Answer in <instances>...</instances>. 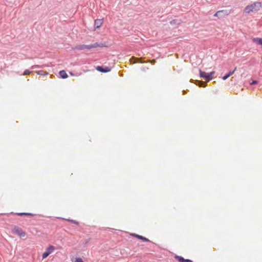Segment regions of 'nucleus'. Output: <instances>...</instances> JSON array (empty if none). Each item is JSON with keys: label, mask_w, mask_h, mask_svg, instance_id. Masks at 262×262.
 Wrapping results in <instances>:
<instances>
[{"label": "nucleus", "mask_w": 262, "mask_h": 262, "mask_svg": "<svg viewBox=\"0 0 262 262\" xmlns=\"http://www.w3.org/2000/svg\"><path fill=\"white\" fill-rule=\"evenodd\" d=\"M131 235H132V236H134V237H136V236H139V235L137 234H136V233H132V234H131Z\"/></svg>", "instance_id": "nucleus-21"}, {"label": "nucleus", "mask_w": 262, "mask_h": 262, "mask_svg": "<svg viewBox=\"0 0 262 262\" xmlns=\"http://www.w3.org/2000/svg\"><path fill=\"white\" fill-rule=\"evenodd\" d=\"M75 262H83V261L81 258L78 257L76 258Z\"/></svg>", "instance_id": "nucleus-18"}, {"label": "nucleus", "mask_w": 262, "mask_h": 262, "mask_svg": "<svg viewBox=\"0 0 262 262\" xmlns=\"http://www.w3.org/2000/svg\"><path fill=\"white\" fill-rule=\"evenodd\" d=\"M107 46L103 43L99 44L96 42L93 45H77L75 47V49L78 50H91L93 48H96L98 47L103 48L106 47Z\"/></svg>", "instance_id": "nucleus-2"}, {"label": "nucleus", "mask_w": 262, "mask_h": 262, "mask_svg": "<svg viewBox=\"0 0 262 262\" xmlns=\"http://www.w3.org/2000/svg\"><path fill=\"white\" fill-rule=\"evenodd\" d=\"M97 71H100L102 73L108 72L111 71V69L108 67H105V68H103L101 66H98L96 68Z\"/></svg>", "instance_id": "nucleus-7"}, {"label": "nucleus", "mask_w": 262, "mask_h": 262, "mask_svg": "<svg viewBox=\"0 0 262 262\" xmlns=\"http://www.w3.org/2000/svg\"><path fill=\"white\" fill-rule=\"evenodd\" d=\"M17 215H25V216H29V217H32L35 214H30V213H28V214H17Z\"/></svg>", "instance_id": "nucleus-15"}, {"label": "nucleus", "mask_w": 262, "mask_h": 262, "mask_svg": "<svg viewBox=\"0 0 262 262\" xmlns=\"http://www.w3.org/2000/svg\"><path fill=\"white\" fill-rule=\"evenodd\" d=\"M236 69H237V68H236V67H235V68L234 69V70H233V71H234V72H235V71L236 70Z\"/></svg>", "instance_id": "nucleus-24"}, {"label": "nucleus", "mask_w": 262, "mask_h": 262, "mask_svg": "<svg viewBox=\"0 0 262 262\" xmlns=\"http://www.w3.org/2000/svg\"><path fill=\"white\" fill-rule=\"evenodd\" d=\"M231 11L228 10H222L217 11L214 15V16L222 17L230 14Z\"/></svg>", "instance_id": "nucleus-5"}, {"label": "nucleus", "mask_w": 262, "mask_h": 262, "mask_svg": "<svg viewBox=\"0 0 262 262\" xmlns=\"http://www.w3.org/2000/svg\"><path fill=\"white\" fill-rule=\"evenodd\" d=\"M59 74L60 76L62 78H67L68 77V74L64 70L60 71Z\"/></svg>", "instance_id": "nucleus-11"}, {"label": "nucleus", "mask_w": 262, "mask_h": 262, "mask_svg": "<svg viewBox=\"0 0 262 262\" xmlns=\"http://www.w3.org/2000/svg\"><path fill=\"white\" fill-rule=\"evenodd\" d=\"M209 74L212 77V75L214 74V72H210Z\"/></svg>", "instance_id": "nucleus-23"}, {"label": "nucleus", "mask_w": 262, "mask_h": 262, "mask_svg": "<svg viewBox=\"0 0 262 262\" xmlns=\"http://www.w3.org/2000/svg\"><path fill=\"white\" fill-rule=\"evenodd\" d=\"M36 73L38 75H47L48 74V73L47 72L43 71L42 70L37 71V72H36Z\"/></svg>", "instance_id": "nucleus-14"}, {"label": "nucleus", "mask_w": 262, "mask_h": 262, "mask_svg": "<svg viewBox=\"0 0 262 262\" xmlns=\"http://www.w3.org/2000/svg\"><path fill=\"white\" fill-rule=\"evenodd\" d=\"M136 238H137L139 239H141L143 242H150L147 238L144 237L140 235H139V236H136Z\"/></svg>", "instance_id": "nucleus-12"}, {"label": "nucleus", "mask_w": 262, "mask_h": 262, "mask_svg": "<svg viewBox=\"0 0 262 262\" xmlns=\"http://www.w3.org/2000/svg\"><path fill=\"white\" fill-rule=\"evenodd\" d=\"M175 258L179 261V262H192V261L189 259H185L181 256L176 255Z\"/></svg>", "instance_id": "nucleus-6"}, {"label": "nucleus", "mask_w": 262, "mask_h": 262, "mask_svg": "<svg viewBox=\"0 0 262 262\" xmlns=\"http://www.w3.org/2000/svg\"><path fill=\"white\" fill-rule=\"evenodd\" d=\"M135 59H136V60L137 61H134V63H136V62H141V63H143L144 62L142 61H141L140 58H136ZM155 62H156V60L155 59H153L152 60H148V61H146L145 62H150L152 64H154L155 63Z\"/></svg>", "instance_id": "nucleus-10"}, {"label": "nucleus", "mask_w": 262, "mask_h": 262, "mask_svg": "<svg viewBox=\"0 0 262 262\" xmlns=\"http://www.w3.org/2000/svg\"><path fill=\"white\" fill-rule=\"evenodd\" d=\"M234 74V71H230L227 74L223 77V79L224 80H226L229 77L232 75Z\"/></svg>", "instance_id": "nucleus-13"}, {"label": "nucleus", "mask_w": 262, "mask_h": 262, "mask_svg": "<svg viewBox=\"0 0 262 262\" xmlns=\"http://www.w3.org/2000/svg\"><path fill=\"white\" fill-rule=\"evenodd\" d=\"M257 83V81L256 80H253L251 83V84H256Z\"/></svg>", "instance_id": "nucleus-22"}, {"label": "nucleus", "mask_w": 262, "mask_h": 262, "mask_svg": "<svg viewBox=\"0 0 262 262\" xmlns=\"http://www.w3.org/2000/svg\"><path fill=\"white\" fill-rule=\"evenodd\" d=\"M67 221H69V222H71L74 224H78V222L75 220H70V219H67Z\"/></svg>", "instance_id": "nucleus-17"}, {"label": "nucleus", "mask_w": 262, "mask_h": 262, "mask_svg": "<svg viewBox=\"0 0 262 262\" xmlns=\"http://www.w3.org/2000/svg\"><path fill=\"white\" fill-rule=\"evenodd\" d=\"M31 72H32L29 70H26L23 73V75H29Z\"/></svg>", "instance_id": "nucleus-16"}, {"label": "nucleus", "mask_w": 262, "mask_h": 262, "mask_svg": "<svg viewBox=\"0 0 262 262\" xmlns=\"http://www.w3.org/2000/svg\"><path fill=\"white\" fill-rule=\"evenodd\" d=\"M70 74H71V75H73V74L72 73H70Z\"/></svg>", "instance_id": "nucleus-25"}, {"label": "nucleus", "mask_w": 262, "mask_h": 262, "mask_svg": "<svg viewBox=\"0 0 262 262\" xmlns=\"http://www.w3.org/2000/svg\"><path fill=\"white\" fill-rule=\"evenodd\" d=\"M199 73L201 77L205 79H207V78L208 77V75H209V73L203 72L201 70H199Z\"/></svg>", "instance_id": "nucleus-9"}, {"label": "nucleus", "mask_w": 262, "mask_h": 262, "mask_svg": "<svg viewBox=\"0 0 262 262\" xmlns=\"http://www.w3.org/2000/svg\"><path fill=\"white\" fill-rule=\"evenodd\" d=\"M208 78H207V80H211L212 79V77L209 74V75H208Z\"/></svg>", "instance_id": "nucleus-19"}, {"label": "nucleus", "mask_w": 262, "mask_h": 262, "mask_svg": "<svg viewBox=\"0 0 262 262\" xmlns=\"http://www.w3.org/2000/svg\"><path fill=\"white\" fill-rule=\"evenodd\" d=\"M262 7L261 3L254 2L252 4L247 6L244 9V12L246 13L259 11Z\"/></svg>", "instance_id": "nucleus-1"}, {"label": "nucleus", "mask_w": 262, "mask_h": 262, "mask_svg": "<svg viewBox=\"0 0 262 262\" xmlns=\"http://www.w3.org/2000/svg\"><path fill=\"white\" fill-rule=\"evenodd\" d=\"M12 231L14 233L20 237H25L26 235L25 232H24L20 228L16 226H14Z\"/></svg>", "instance_id": "nucleus-3"}, {"label": "nucleus", "mask_w": 262, "mask_h": 262, "mask_svg": "<svg viewBox=\"0 0 262 262\" xmlns=\"http://www.w3.org/2000/svg\"><path fill=\"white\" fill-rule=\"evenodd\" d=\"M203 84H204V82L203 81H200L199 83V85L200 86H202Z\"/></svg>", "instance_id": "nucleus-20"}, {"label": "nucleus", "mask_w": 262, "mask_h": 262, "mask_svg": "<svg viewBox=\"0 0 262 262\" xmlns=\"http://www.w3.org/2000/svg\"><path fill=\"white\" fill-rule=\"evenodd\" d=\"M103 24V20L102 19H96L95 21V26L96 28H99Z\"/></svg>", "instance_id": "nucleus-8"}, {"label": "nucleus", "mask_w": 262, "mask_h": 262, "mask_svg": "<svg viewBox=\"0 0 262 262\" xmlns=\"http://www.w3.org/2000/svg\"><path fill=\"white\" fill-rule=\"evenodd\" d=\"M55 250V247L52 245H50L48 247L45 252L42 255L43 259L47 258L50 254H51Z\"/></svg>", "instance_id": "nucleus-4"}]
</instances>
